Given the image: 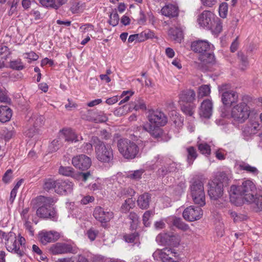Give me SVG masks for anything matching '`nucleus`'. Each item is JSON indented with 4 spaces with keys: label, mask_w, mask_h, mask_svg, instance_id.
I'll use <instances>...</instances> for the list:
<instances>
[{
    "label": "nucleus",
    "mask_w": 262,
    "mask_h": 262,
    "mask_svg": "<svg viewBox=\"0 0 262 262\" xmlns=\"http://www.w3.org/2000/svg\"><path fill=\"white\" fill-rule=\"evenodd\" d=\"M210 46L207 41L202 40L193 41L191 45V48L193 51L200 54L199 57L200 61L199 66L204 71L210 70L211 66L215 63L214 55L208 53Z\"/></svg>",
    "instance_id": "nucleus-1"
},
{
    "label": "nucleus",
    "mask_w": 262,
    "mask_h": 262,
    "mask_svg": "<svg viewBox=\"0 0 262 262\" xmlns=\"http://www.w3.org/2000/svg\"><path fill=\"white\" fill-rule=\"evenodd\" d=\"M255 189L254 184L250 180L245 181L240 186L232 185L229 191L230 201L238 206L241 204L243 199L245 201L251 199Z\"/></svg>",
    "instance_id": "nucleus-2"
},
{
    "label": "nucleus",
    "mask_w": 262,
    "mask_h": 262,
    "mask_svg": "<svg viewBox=\"0 0 262 262\" xmlns=\"http://www.w3.org/2000/svg\"><path fill=\"white\" fill-rule=\"evenodd\" d=\"M56 200L52 197L40 195L33 200L34 207L37 209L36 214L41 218L54 219L56 211L53 207Z\"/></svg>",
    "instance_id": "nucleus-3"
},
{
    "label": "nucleus",
    "mask_w": 262,
    "mask_h": 262,
    "mask_svg": "<svg viewBox=\"0 0 262 262\" xmlns=\"http://www.w3.org/2000/svg\"><path fill=\"white\" fill-rule=\"evenodd\" d=\"M204 180L199 177H195L190 181L191 195L194 204L199 206L205 205V194L204 187Z\"/></svg>",
    "instance_id": "nucleus-4"
},
{
    "label": "nucleus",
    "mask_w": 262,
    "mask_h": 262,
    "mask_svg": "<svg viewBox=\"0 0 262 262\" xmlns=\"http://www.w3.org/2000/svg\"><path fill=\"white\" fill-rule=\"evenodd\" d=\"M92 142L95 147L97 159L103 163H109L114 158L113 151L110 145H105L97 137H93Z\"/></svg>",
    "instance_id": "nucleus-5"
},
{
    "label": "nucleus",
    "mask_w": 262,
    "mask_h": 262,
    "mask_svg": "<svg viewBox=\"0 0 262 262\" xmlns=\"http://www.w3.org/2000/svg\"><path fill=\"white\" fill-rule=\"evenodd\" d=\"M117 147L120 153L127 159L135 158L139 151V147L134 142L126 138L120 139Z\"/></svg>",
    "instance_id": "nucleus-6"
},
{
    "label": "nucleus",
    "mask_w": 262,
    "mask_h": 262,
    "mask_svg": "<svg viewBox=\"0 0 262 262\" xmlns=\"http://www.w3.org/2000/svg\"><path fill=\"white\" fill-rule=\"evenodd\" d=\"M250 108L245 102L234 106L231 110V117L238 123L244 122L249 117Z\"/></svg>",
    "instance_id": "nucleus-7"
},
{
    "label": "nucleus",
    "mask_w": 262,
    "mask_h": 262,
    "mask_svg": "<svg viewBox=\"0 0 262 262\" xmlns=\"http://www.w3.org/2000/svg\"><path fill=\"white\" fill-rule=\"evenodd\" d=\"M7 236L5 238V246L7 250L9 252L17 254L20 257L24 256L25 252L23 249H20L15 233L10 232L7 233Z\"/></svg>",
    "instance_id": "nucleus-8"
},
{
    "label": "nucleus",
    "mask_w": 262,
    "mask_h": 262,
    "mask_svg": "<svg viewBox=\"0 0 262 262\" xmlns=\"http://www.w3.org/2000/svg\"><path fill=\"white\" fill-rule=\"evenodd\" d=\"M229 85L224 84L219 86L220 93H222V101L225 105H230L236 102L238 99V94L233 91H228Z\"/></svg>",
    "instance_id": "nucleus-9"
},
{
    "label": "nucleus",
    "mask_w": 262,
    "mask_h": 262,
    "mask_svg": "<svg viewBox=\"0 0 262 262\" xmlns=\"http://www.w3.org/2000/svg\"><path fill=\"white\" fill-rule=\"evenodd\" d=\"M177 253L174 249L165 248L162 250H157L153 253L155 259H160L163 262H171L177 259Z\"/></svg>",
    "instance_id": "nucleus-10"
},
{
    "label": "nucleus",
    "mask_w": 262,
    "mask_h": 262,
    "mask_svg": "<svg viewBox=\"0 0 262 262\" xmlns=\"http://www.w3.org/2000/svg\"><path fill=\"white\" fill-rule=\"evenodd\" d=\"M49 250L54 255L76 254L77 252V249L74 248L71 245L65 243H57L53 244L50 247Z\"/></svg>",
    "instance_id": "nucleus-11"
},
{
    "label": "nucleus",
    "mask_w": 262,
    "mask_h": 262,
    "mask_svg": "<svg viewBox=\"0 0 262 262\" xmlns=\"http://www.w3.org/2000/svg\"><path fill=\"white\" fill-rule=\"evenodd\" d=\"M200 207L190 206L186 208L183 212L184 219L189 222L200 219L203 215V210Z\"/></svg>",
    "instance_id": "nucleus-12"
},
{
    "label": "nucleus",
    "mask_w": 262,
    "mask_h": 262,
    "mask_svg": "<svg viewBox=\"0 0 262 262\" xmlns=\"http://www.w3.org/2000/svg\"><path fill=\"white\" fill-rule=\"evenodd\" d=\"M73 165L82 171L88 170L91 166L92 161L90 158L81 154L74 157L72 160Z\"/></svg>",
    "instance_id": "nucleus-13"
},
{
    "label": "nucleus",
    "mask_w": 262,
    "mask_h": 262,
    "mask_svg": "<svg viewBox=\"0 0 262 262\" xmlns=\"http://www.w3.org/2000/svg\"><path fill=\"white\" fill-rule=\"evenodd\" d=\"M147 118L149 122L147 124L154 126H164L167 122L166 116L161 111H150Z\"/></svg>",
    "instance_id": "nucleus-14"
},
{
    "label": "nucleus",
    "mask_w": 262,
    "mask_h": 262,
    "mask_svg": "<svg viewBox=\"0 0 262 262\" xmlns=\"http://www.w3.org/2000/svg\"><path fill=\"white\" fill-rule=\"evenodd\" d=\"M215 17L214 14L208 10L204 11L198 18L199 24L207 29H211L214 24Z\"/></svg>",
    "instance_id": "nucleus-15"
},
{
    "label": "nucleus",
    "mask_w": 262,
    "mask_h": 262,
    "mask_svg": "<svg viewBox=\"0 0 262 262\" xmlns=\"http://www.w3.org/2000/svg\"><path fill=\"white\" fill-rule=\"evenodd\" d=\"M93 216L96 220L102 224H105L113 218L114 213L112 211L105 210L100 206H97L94 209Z\"/></svg>",
    "instance_id": "nucleus-16"
},
{
    "label": "nucleus",
    "mask_w": 262,
    "mask_h": 262,
    "mask_svg": "<svg viewBox=\"0 0 262 262\" xmlns=\"http://www.w3.org/2000/svg\"><path fill=\"white\" fill-rule=\"evenodd\" d=\"M161 126H154L151 124H145L143 126L139 128L149 133L151 136L158 140H162L164 135L163 130Z\"/></svg>",
    "instance_id": "nucleus-17"
},
{
    "label": "nucleus",
    "mask_w": 262,
    "mask_h": 262,
    "mask_svg": "<svg viewBox=\"0 0 262 262\" xmlns=\"http://www.w3.org/2000/svg\"><path fill=\"white\" fill-rule=\"evenodd\" d=\"M208 190V195L211 200H217L221 198L223 194V187L222 184L212 181L210 184Z\"/></svg>",
    "instance_id": "nucleus-18"
},
{
    "label": "nucleus",
    "mask_w": 262,
    "mask_h": 262,
    "mask_svg": "<svg viewBox=\"0 0 262 262\" xmlns=\"http://www.w3.org/2000/svg\"><path fill=\"white\" fill-rule=\"evenodd\" d=\"M56 185L55 192L58 194L65 195L73 190V184L69 180H57Z\"/></svg>",
    "instance_id": "nucleus-19"
},
{
    "label": "nucleus",
    "mask_w": 262,
    "mask_h": 262,
    "mask_svg": "<svg viewBox=\"0 0 262 262\" xmlns=\"http://www.w3.org/2000/svg\"><path fill=\"white\" fill-rule=\"evenodd\" d=\"M195 92L192 89H186L180 92L179 94V103H192L195 100Z\"/></svg>",
    "instance_id": "nucleus-20"
},
{
    "label": "nucleus",
    "mask_w": 262,
    "mask_h": 262,
    "mask_svg": "<svg viewBox=\"0 0 262 262\" xmlns=\"http://www.w3.org/2000/svg\"><path fill=\"white\" fill-rule=\"evenodd\" d=\"M213 112V103L209 99L204 100L201 103L199 114L201 117L205 118H210Z\"/></svg>",
    "instance_id": "nucleus-21"
},
{
    "label": "nucleus",
    "mask_w": 262,
    "mask_h": 262,
    "mask_svg": "<svg viewBox=\"0 0 262 262\" xmlns=\"http://www.w3.org/2000/svg\"><path fill=\"white\" fill-rule=\"evenodd\" d=\"M59 134L62 139L65 141L76 142L82 140V136L77 135L71 129H63L60 130Z\"/></svg>",
    "instance_id": "nucleus-22"
},
{
    "label": "nucleus",
    "mask_w": 262,
    "mask_h": 262,
    "mask_svg": "<svg viewBox=\"0 0 262 262\" xmlns=\"http://www.w3.org/2000/svg\"><path fill=\"white\" fill-rule=\"evenodd\" d=\"M179 167L180 166L175 162L167 164L166 166L159 168L157 173L160 177H164L169 173L177 172Z\"/></svg>",
    "instance_id": "nucleus-23"
},
{
    "label": "nucleus",
    "mask_w": 262,
    "mask_h": 262,
    "mask_svg": "<svg viewBox=\"0 0 262 262\" xmlns=\"http://www.w3.org/2000/svg\"><path fill=\"white\" fill-rule=\"evenodd\" d=\"M161 11L163 15L169 18L177 17L179 14L178 7L172 4L165 6L162 8Z\"/></svg>",
    "instance_id": "nucleus-24"
},
{
    "label": "nucleus",
    "mask_w": 262,
    "mask_h": 262,
    "mask_svg": "<svg viewBox=\"0 0 262 262\" xmlns=\"http://www.w3.org/2000/svg\"><path fill=\"white\" fill-rule=\"evenodd\" d=\"M168 221L171 225L183 231H187L189 229L188 225L185 223L180 217L176 216H171L168 219Z\"/></svg>",
    "instance_id": "nucleus-25"
},
{
    "label": "nucleus",
    "mask_w": 262,
    "mask_h": 262,
    "mask_svg": "<svg viewBox=\"0 0 262 262\" xmlns=\"http://www.w3.org/2000/svg\"><path fill=\"white\" fill-rule=\"evenodd\" d=\"M151 201V195L145 192L139 195L137 201L138 206L142 209H147L149 206V203Z\"/></svg>",
    "instance_id": "nucleus-26"
},
{
    "label": "nucleus",
    "mask_w": 262,
    "mask_h": 262,
    "mask_svg": "<svg viewBox=\"0 0 262 262\" xmlns=\"http://www.w3.org/2000/svg\"><path fill=\"white\" fill-rule=\"evenodd\" d=\"M247 202L251 204L256 212L262 211V195L256 194H253L251 199L247 200Z\"/></svg>",
    "instance_id": "nucleus-27"
},
{
    "label": "nucleus",
    "mask_w": 262,
    "mask_h": 262,
    "mask_svg": "<svg viewBox=\"0 0 262 262\" xmlns=\"http://www.w3.org/2000/svg\"><path fill=\"white\" fill-rule=\"evenodd\" d=\"M12 111L6 105L0 106V121L5 123L9 121L12 117Z\"/></svg>",
    "instance_id": "nucleus-28"
},
{
    "label": "nucleus",
    "mask_w": 262,
    "mask_h": 262,
    "mask_svg": "<svg viewBox=\"0 0 262 262\" xmlns=\"http://www.w3.org/2000/svg\"><path fill=\"white\" fill-rule=\"evenodd\" d=\"M56 234V232L53 233L52 231L42 232L39 234L40 241L43 245H46L48 243L54 242L57 239V237H55V235Z\"/></svg>",
    "instance_id": "nucleus-29"
},
{
    "label": "nucleus",
    "mask_w": 262,
    "mask_h": 262,
    "mask_svg": "<svg viewBox=\"0 0 262 262\" xmlns=\"http://www.w3.org/2000/svg\"><path fill=\"white\" fill-rule=\"evenodd\" d=\"M152 36V35L151 32H149V31H144L140 34H136L130 35L128 38V41L129 42H133L135 40L138 42H142L148 38H151Z\"/></svg>",
    "instance_id": "nucleus-30"
},
{
    "label": "nucleus",
    "mask_w": 262,
    "mask_h": 262,
    "mask_svg": "<svg viewBox=\"0 0 262 262\" xmlns=\"http://www.w3.org/2000/svg\"><path fill=\"white\" fill-rule=\"evenodd\" d=\"M187 162L188 164L191 165L197 158L198 155L196 149L193 146H189L186 148Z\"/></svg>",
    "instance_id": "nucleus-31"
},
{
    "label": "nucleus",
    "mask_w": 262,
    "mask_h": 262,
    "mask_svg": "<svg viewBox=\"0 0 262 262\" xmlns=\"http://www.w3.org/2000/svg\"><path fill=\"white\" fill-rule=\"evenodd\" d=\"M168 34L171 39L177 42H181L183 38L182 31L177 28L170 29L168 31Z\"/></svg>",
    "instance_id": "nucleus-32"
},
{
    "label": "nucleus",
    "mask_w": 262,
    "mask_h": 262,
    "mask_svg": "<svg viewBox=\"0 0 262 262\" xmlns=\"http://www.w3.org/2000/svg\"><path fill=\"white\" fill-rule=\"evenodd\" d=\"M62 138L59 134L58 137L54 139L49 145V149L50 152H54L57 151L63 144Z\"/></svg>",
    "instance_id": "nucleus-33"
},
{
    "label": "nucleus",
    "mask_w": 262,
    "mask_h": 262,
    "mask_svg": "<svg viewBox=\"0 0 262 262\" xmlns=\"http://www.w3.org/2000/svg\"><path fill=\"white\" fill-rule=\"evenodd\" d=\"M230 179L227 174L225 172H220L216 176V178L213 181L217 182L218 184H222L223 187L227 186L229 184Z\"/></svg>",
    "instance_id": "nucleus-34"
},
{
    "label": "nucleus",
    "mask_w": 262,
    "mask_h": 262,
    "mask_svg": "<svg viewBox=\"0 0 262 262\" xmlns=\"http://www.w3.org/2000/svg\"><path fill=\"white\" fill-rule=\"evenodd\" d=\"M58 172L60 174L74 178L76 171L72 167L61 166L58 169Z\"/></svg>",
    "instance_id": "nucleus-35"
},
{
    "label": "nucleus",
    "mask_w": 262,
    "mask_h": 262,
    "mask_svg": "<svg viewBox=\"0 0 262 262\" xmlns=\"http://www.w3.org/2000/svg\"><path fill=\"white\" fill-rule=\"evenodd\" d=\"M98 115L97 110H89L85 113L82 114V118L90 121L95 122L96 118Z\"/></svg>",
    "instance_id": "nucleus-36"
},
{
    "label": "nucleus",
    "mask_w": 262,
    "mask_h": 262,
    "mask_svg": "<svg viewBox=\"0 0 262 262\" xmlns=\"http://www.w3.org/2000/svg\"><path fill=\"white\" fill-rule=\"evenodd\" d=\"M239 168L241 170L246 171L247 172L257 175L258 173V169L253 166H251L248 163L242 162L239 164Z\"/></svg>",
    "instance_id": "nucleus-37"
},
{
    "label": "nucleus",
    "mask_w": 262,
    "mask_h": 262,
    "mask_svg": "<svg viewBox=\"0 0 262 262\" xmlns=\"http://www.w3.org/2000/svg\"><path fill=\"white\" fill-rule=\"evenodd\" d=\"M180 104L181 105V110L184 113L189 116H192L193 115L194 112V110L195 107V105L192 103H181Z\"/></svg>",
    "instance_id": "nucleus-38"
},
{
    "label": "nucleus",
    "mask_w": 262,
    "mask_h": 262,
    "mask_svg": "<svg viewBox=\"0 0 262 262\" xmlns=\"http://www.w3.org/2000/svg\"><path fill=\"white\" fill-rule=\"evenodd\" d=\"M31 122L33 123L34 127L41 126L45 122V118L41 115H34L30 119Z\"/></svg>",
    "instance_id": "nucleus-39"
},
{
    "label": "nucleus",
    "mask_w": 262,
    "mask_h": 262,
    "mask_svg": "<svg viewBox=\"0 0 262 262\" xmlns=\"http://www.w3.org/2000/svg\"><path fill=\"white\" fill-rule=\"evenodd\" d=\"M135 206V201L133 198L126 199L121 206V209L123 212H127L130 209Z\"/></svg>",
    "instance_id": "nucleus-40"
},
{
    "label": "nucleus",
    "mask_w": 262,
    "mask_h": 262,
    "mask_svg": "<svg viewBox=\"0 0 262 262\" xmlns=\"http://www.w3.org/2000/svg\"><path fill=\"white\" fill-rule=\"evenodd\" d=\"M180 242V236L178 234L173 233H168L167 245L177 246L179 244Z\"/></svg>",
    "instance_id": "nucleus-41"
},
{
    "label": "nucleus",
    "mask_w": 262,
    "mask_h": 262,
    "mask_svg": "<svg viewBox=\"0 0 262 262\" xmlns=\"http://www.w3.org/2000/svg\"><path fill=\"white\" fill-rule=\"evenodd\" d=\"M57 180H55L53 179H47L44 180L43 189L47 191H49L52 189H54L56 187Z\"/></svg>",
    "instance_id": "nucleus-42"
},
{
    "label": "nucleus",
    "mask_w": 262,
    "mask_h": 262,
    "mask_svg": "<svg viewBox=\"0 0 262 262\" xmlns=\"http://www.w3.org/2000/svg\"><path fill=\"white\" fill-rule=\"evenodd\" d=\"M210 86L209 85H202L199 88L198 98H202L203 97L208 96L210 93Z\"/></svg>",
    "instance_id": "nucleus-43"
},
{
    "label": "nucleus",
    "mask_w": 262,
    "mask_h": 262,
    "mask_svg": "<svg viewBox=\"0 0 262 262\" xmlns=\"http://www.w3.org/2000/svg\"><path fill=\"white\" fill-rule=\"evenodd\" d=\"M92 176V173L90 170L83 172H76L74 179L76 180H82V181L85 182L88 179Z\"/></svg>",
    "instance_id": "nucleus-44"
},
{
    "label": "nucleus",
    "mask_w": 262,
    "mask_h": 262,
    "mask_svg": "<svg viewBox=\"0 0 262 262\" xmlns=\"http://www.w3.org/2000/svg\"><path fill=\"white\" fill-rule=\"evenodd\" d=\"M198 149L200 152L203 155H209L211 152L210 146L205 142H202L197 144Z\"/></svg>",
    "instance_id": "nucleus-45"
},
{
    "label": "nucleus",
    "mask_w": 262,
    "mask_h": 262,
    "mask_svg": "<svg viewBox=\"0 0 262 262\" xmlns=\"http://www.w3.org/2000/svg\"><path fill=\"white\" fill-rule=\"evenodd\" d=\"M119 21V15L116 10L113 11L110 15L109 23L113 26H117Z\"/></svg>",
    "instance_id": "nucleus-46"
},
{
    "label": "nucleus",
    "mask_w": 262,
    "mask_h": 262,
    "mask_svg": "<svg viewBox=\"0 0 262 262\" xmlns=\"http://www.w3.org/2000/svg\"><path fill=\"white\" fill-rule=\"evenodd\" d=\"M168 233H164L159 234L156 238L158 243L161 245H167Z\"/></svg>",
    "instance_id": "nucleus-47"
},
{
    "label": "nucleus",
    "mask_w": 262,
    "mask_h": 262,
    "mask_svg": "<svg viewBox=\"0 0 262 262\" xmlns=\"http://www.w3.org/2000/svg\"><path fill=\"white\" fill-rule=\"evenodd\" d=\"M138 237L139 234L136 232L130 234H126L123 236L124 240L129 243H134L138 239Z\"/></svg>",
    "instance_id": "nucleus-48"
},
{
    "label": "nucleus",
    "mask_w": 262,
    "mask_h": 262,
    "mask_svg": "<svg viewBox=\"0 0 262 262\" xmlns=\"http://www.w3.org/2000/svg\"><path fill=\"white\" fill-rule=\"evenodd\" d=\"M143 172L144 170L143 169L135 170L133 172L128 173L127 177L133 180H138L141 179Z\"/></svg>",
    "instance_id": "nucleus-49"
},
{
    "label": "nucleus",
    "mask_w": 262,
    "mask_h": 262,
    "mask_svg": "<svg viewBox=\"0 0 262 262\" xmlns=\"http://www.w3.org/2000/svg\"><path fill=\"white\" fill-rule=\"evenodd\" d=\"M134 108L136 111L139 110H146V104L144 100L140 98H138V99L136 100L134 102Z\"/></svg>",
    "instance_id": "nucleus-50"
},
{
    "label": "nucleus",
    "mask_w": 262,
    "mask_h": 262,
    "mask_svg": "<svg viewBox=\"0 0 262 262\" xmlns=\"http://www.w3.org/2000/svg\"><path fill=\"white\" fill-rule=\"evenodd\" d=\"M228 4L222 3L219 6V12L220 16L222 18H226L228 13Z\"/></svg>",
    "instance_id": "nucleus-51"
},
{
    "label": "nucleus",
    "mask_w": 262,
    "mask_h": 262,
    "mask_svg": "<svg viewBox=\"0 0 262 262\" xmlns=\"http://www.w3.org/2000/svg\"><path fill=\"white\" fill-rule=\"evenodd\" d=\"M10 54L11 52L7 46L0 45V57L2 58L7 59Z\"/></svg>",
    "instance_id": "nucleus-52"
},
{
    "label": "nucleus",
    "mask_w": 262,
    "mask_h": 262,
    "mask_svg": "<svg viewBox=\"0 0 262 262\" xmlns=\"http://www.w3.org/2000/svg\"><path fill=\"white\" fill-rule=\"evenodd\" d=\"M10 67L16 70H21L24 68V66L22 64L20 59L13 60L10 62Z\"/></svg>",
    "instance_id": "nucleus-53"
},
{
    "label": "nucleus",
    "mask_w": 262,
    "mask_h": 262,
    "mask_svg": "<svg viewBox=\"0 0 262 262\" xmlns=\"http://www.w3.org/2000/svg\"><path fill=\"white\" fill-rule=\"evenodd\" d=\"M237 57L239 60L242 65L244 67H246L249 64V61L247 56L242 52H238L237 53Z\"/></svg>",
    "instance_id": "nucleus-54"
},
{
    "label": "nucleus",
    "mask_w": 262,
    "mask_h": 262,
    "mask_svg": "<svg viewBox=\"0 0 262 262\" xmlns=\"http://www.w3.org/2000/svg\"><path fill=\"white\" fill-rule=\"evenodd\" d=\"M152 215V212L151 211L148 210L144 212L143 215V223L145 226L148 227L149 226L150 223L149 222V219Z\"/></svg>",
    "instance_id": "nucleus-55"
},
{
    "label": "nucleus",
    "mask_w": 262,
    "mask_h": 262,
    "mask_svg": "<svg viewBox=\"0 0 262 262\" xmlns=\"http://www.w3.org/2000/svg\"><path fill=\"white\" fill-rule=\"evenodd\" d=\"M12 170L11 169H8L4 173L2 180L4 183L7 184L9 183L13 178Z\"/></svg>",
    "instance_id": "nucleus-56"
},
{
    "label": "nucleus",
    "mask_w": 262,
    "mask_h": 262,
    "mask_svg": "<svg viewBox=\"0 0 262 262\" xmlns=\"http://www.w3.org/2000/svg\"><path fill=\"white\" fill-rule=\"evenodd\" d=\"M0 101L7 103H10L11 102V99L8 97L7 92L2 89H0Z\"/></svg>",
    "instance_id": "nucleus-57"
},
{
    "label": "nucleus",
    "mask_w": 262,
    "mask_h": 262,
    "mask_svg": "<svg viewBox=\"0 0 262 262\" xmlns=\"http://www.w3.org/2000/svg\"><path fill=\"white\" fill-rule=\"evenodd\" d=\"M42 6L46 7H51L55 9L56 4L54 0H38Z\"/></svg>",
    "instance_id": "nucleus-58"
},
{
    "label": "nucleus",
    "mask_w": 262,
    "mask_h": 262,
    "mask_svg": "<svg viewBox=\"0 0 262 262\" xmlns=\"http://www.w3.org/2000/svg\"><path fill=\"white\" fill-rule=\"evenodd\" d=\"M202 5L207 8H211L215 6L217 2V0H201Z\"/></svg>",
    "instance_id": "nucleus-59"
},
{
    "label": "nucleus",
    "mask_w": 262,
    "mask_h": 262,
    "mask_svg": "<svg viewBox=\"0 0 262 262\" xmlns=\"http://www.w3.org/2000/svg\"><path fill=\"white\" fill-rule=\"evenodd\" d=\"M83 152L86 154H90L93 150V145L90 143H84L82 147Z\"/></svg>",
    "instance_id": "nucleus-60"
},
{
    "label": "nucleus",
    "mask_w": 262,
    "mask_h": 262,
    "mask_svg": "<svg viewBox=\"0 0 262 262\" xmlns=\"http://www.w3.org/2000/svg\"><path fill=\"white\" fill-rule=\"evenodd\" d=\"M133 93V92L129 91H124L122 93L121 96L122 97L125 96V97L120 102L119 104L127 102L129 100L130 96H132Z\"/></svg>",
    "instance_id": "nucleus-61"
},
{
    "label": "nucleus",
    "mask_w": 262,
    "mask_h": 262,
    "mask_svg": "<svg viewBox=\"0 0 262 262\" xmlns=\"http://www.w3.org/2000/svg\"><path fill=\"white\" fill-rule=\"evenodd\" d=\"M98 233V231L93 230L92 229H90V230H89L87 231V234H88V237L92 241L95 240Z\"/></svg>",
    "instance_id": "nucleus-62"
},
{
    "label": "nucleus",
    "mask_w": 262,
    "mask_h": 262,
    "mask_svg": "<svg viewBox=\"0 0 262 262\" xmlns=\"http://www.w3.org/2000/svg\"><path fill=\"white\" fill-rule=\"evenodd\" d=\"M80 29L82 30L83 32H86L88 31H93L94 26L90 24H86L80 27Z\"/></svg>",
    "instance_id": "nucleus-63"
},
{
    "label": "nucleus",
    "mask_w": 262,
    "mask_h": 262,
    "mask_svg": "<svg viewBox=\"0 0 262 262\" xmlns=\"http://www.w3.org/2000/svg\"><path fill=\"white\" fill-rule=\"evenodd\" d=\"M79 5V3L77 2H75L73 4L70 9L73 13H77L79 12L80 7Z\"/></svg>",
    "instance_id": "nucleus-64"
}]
</instances>
